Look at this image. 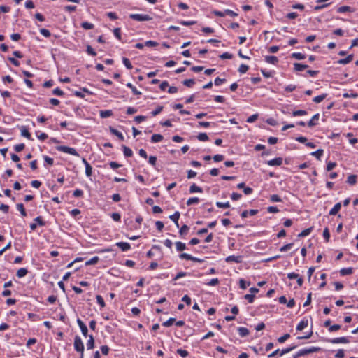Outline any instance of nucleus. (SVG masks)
<instances>
[{
    "label": "nucleus",
    "mask_w": 358,
    "mask_h": 358,
    "mask_svg": "<svg viewBox=\"0 0 358 358\" xmlns=\"http://www.w3.org/2000/svg\"><path fill=\"white\" fill-rule=\"evenodd\" d=\"M74 348L75 350L80 353V357L84 356V345L79 336H76L74 338Z\"/></svg>",
    "instance_id": "nucleus-1"
},
{
    "label": "nucleus",
    "mask_w": 358,
    "mask_h": 358,
    "mask_svg": "<svg viewBox=\"0 0 358 358\" xmlns=\"http://www.w3.org/2000/svg\"><path fill=\"white\" fill-rule=\"evenodd\" d=\"M318 350H319V348H316V347H311L309 348L301 349L299 352H297L295 355H293V358H298L301 356H305L308 354L315 352Z\"/></svg>",
    "instance_id": "nucleus-2"
},
{
    "label": "nucleus",
    "mask_w": 358,
    "mask_h": 358,
    "mask_svg": "<svg viewBox=\"0 0 358 358\" xmlns=\"http://www.w3.org/2000/svg\"><path fill=\"white\" fill-rule=\"evenodd\" d=\"M58 151H61L65 153H68L74 156H79L78 152L75 148H70L65 145H59L56 148Z\"/></svg>",
    "instance_id": "nucleus-3"
},
{
    "label": "nucleus",
    "mask_w": 358,
    "mask_h": 358,
    "mask_svg": "<svg viewBox=\"0 0 358 358\" xmlns=\"http://www.w3.org/2000/svg\"><path fill=\"white\" fill-rule=\"evenodd\" d=\"M129 17L134 20H136L138 22L148 21L152 19V17L150 15L143 14H130Z\"/></svg>",
    "instance_id": "nucleus-4"
},
{
    "label": "nucleus",
    "mask_w": 358,
    "mask_h": 358,
    "mask_svg": "<svg viewBox=\"0 0 358 358\" xmlns=\"http://www.w3.org/2000/svg\"><path fill=\"white\" fill-rule=\"evenodd\" d=\"M225 261L227 262H234L236 263H241L242 262V257L241 256L231 255V256H228L225 259Z\"/></svg>",
    "instance_id": "nucleus-5"
},
{
    "label": "nucleus",
    "mask_w": 358,
    "mask_h": 358,
    "mask_svg": "<svg viewBox=\"0 0 358 358\" xmlns=\"http://www.w3.org/2000/svg\"><path fill=\"white\" fill-rule=\"evenodd\" d=\"M269 166H280L282 164V159L277 157L267 162Z\"/></svg>",
    "instance_id": "nucleus-6"
},
{
    "label": "nucleus",
    "mask_w": 358,
    "mask_h": 358,
    "mask_svg": "<svg viewBox=\"0 0 358 358\" xmlns=\"http://www.w3.org/2000/svg\"><path fill=\"white\" fill-rule=\"evenodd\" d=\"M116 245L122 251H127L131 248L130 244L126 242H117Z\"/></svg>",
    "instance_id": "nucleus-7"
},
{
    "label": "nucleus",
    "mask_w": 358,
    "mask_h": 358,
    "mask_svg": "<svg viewBox=\"0 0 358 358\" xmlns=\"http://www.w3.org/2000/svg\"><path fill=\"white\" fill-rule=\"evenodd\" d=\"M109 130L112 134L116 136L120 141L124 140V136L122 134V133L120 132L119 131H117L116 129H115L112 127H110Z\"/></svg>",
    "instance_id": "nucleus-8"
},
{
    "label": "nucleus",
    "mask_w": 358,
    "mask_h": 358,
    "mask_svg": "<svg viewBox=\"0 0 358 358\" xmlns=\"http://www.w3.org/2000/svg\"><path fill=\"white\" fill-rule=\"evenodd\" d=\"M265 61L267 63L275 64L278 63V59L275 56L267 55L265 57Z\"/></svg>",
    "instance_id": "nucleus-9"
},
{
    "label": "nucleus",
    "mask_w": 358,
    "mask_h": 358,
    "mask_svg": "<svg viewBox=\"0 0 358 358\" xmlns=\"http://www.w3.org/2000/svg\"><path fill=\"white\" fill-rule=\"evenodd\" d=\"M353 55L351 54V55H349L347 57L344 58V59H341L337 61V63L338 64H348L350 63V62L352 61L353 59Z\"/></svg>",
    "instance_id": "nucleus-10"
},
{
    "label": "nucleus",
    "mask_w": 358,
    "mask_h": 358,
    "mask_svg": "<svg viewBox=\"0 0 358 358\" xmlns=\"http://www.w3.org/2000/svg\"><path fill=\"white\" fill-rule=\"evenodd\" d=\"M319 114H315L313 116L311 120L308 122V126L309 127H313L317 124V121L319 120Z\"/></svg>",
    "instance_id": "nucleus-11"
},
{
    "label": "nucleus",
    "mask_w": 358,
    "mask_h": 358,
    "mask_svg": "<svg viewBox=\"0 0 358 358\" xmlns=\"http://www.w3.org/2000/svg\"><path fill=\"white\" fill-rule=\"evenodd\" d=\"M331 321L327 320L324 322V326L329 328L330 332L336 331V324L331 325Z\"/></svg>",
    "instance_id": "nucleus-12"
},
{
    "label": "nucleus",
    "mask_w": 358,
    "mask_h": 358,
    "mask_svg": "<svg viewBox=\"0 0 358 358\" xmlns=\"http://www.w3.org/2000/svg\"><path fill=\"white\" fill-rule=\"evenodd\" d=\"M21 135L24 137L27 138L28 139H31V134L28 131L26 127H21Z\"/></svg>",
    "instance_id": "nucleus-13"
},
{
    "label": "nucleus",
    "mask_w": 358,
    "mask_h": 358,
    "mask_svg": "<svg viewBox=\"0 0 358 358\" xmlns=\"http://www.w3.org/2000/svg\"><path fill=\"white\" fill-rule=\"evenodd\" d=\"M294 70L296 71H301L308 67V65L302 64L299 63H294Z\"/></svg>",
    "instance_id": "nucleus-14"
},
{
    "label": "nucleus",
    "mask_w": 358,
    "mask_h": 358,
    "mask_svg": "<svg viewBox=\"0 0 358 358\" xmlns=\"http://www.w3.org/2000/svg\"><path fill=\"white\" fill-rule=\"evenodd\" d=\"M94 347V339L92 335L89 336V340L87 342V348L88 350L93 349Z\"/></svg>",
    "instance_id": "nucleus-15"
},
{
    "label": "nucleus",
    "mask_w": 358,
    "mask_h": 358,
    "mask_svg": "<svg viewBox=\"0 0 358 358\" xmlns=\"http://www.w3.org/2000/svg\"><path fill=\"white\" fill-rule=\"evenodd\" d=\"M27 273H28V270L27 268H20L19 270H17V271L16 273V275L19 278H21L24 277L27 274Z\"/></svg>",
    "instance_id": "nucleus-16"
},
{
    "label": "nucleus",
    "mask_w": 358,
    "mask_h": 358,
    "mask_svg": "<svg viewBox=\"0 0 358 358\" xmlns=\"http://www.w3.org/2000/svg\"><path fill=\"white\" fill-rule=\"evenodd\" d=\"M308 324V322L307 320H303L302 321H301L299 324L297 325L296 327V330L298 331H301L303 330L304 328H306Z\"/></svg>",
    "instance_id": "nucleus-17"
},
{
    "label": "nucleus",
    "mask_w": 358,
    "mask_h": 358,
    "mask_svg": "<svg viewBox=\"0 0 358 358\" xmlns=\"http://www.w3.org/2000/svg\"><path fill=\"white\" fill-rule=\"evenodd\" d=\"M122 150L125 157H130L133 155L132 150L126 145H122Z\"/></svg>",
    "instance_id": "nucleus-18"
},
{
    "label": "nucleus",
    "mask_w": 358,
    "mask_h": 358,
    "mask_svg": "<svg viewBox=\"0 0 358 358\" xmlns=\"http://www.w3.org/2000/svg\"><path fill=\"white\" fill-rule=\"evenodd\" d=\"M352 11H353V9L351 7L348 6H341L338 8H337V12L341 13H345V12H352Z\"/></svg>",
    "instance_id": "nucleus-19"
},
{
    "label": "nucleus",
    "mask_w": 358,
    "mask_h": 358,
    "mask_svg": "<svg viewBox=\"0 0 358 358\" xmlns=\"http://www.w3.org/2000/svg\"><path fill=\"white\" fill-rule=\"evenodd\" d=\"M238 331L241 337H245L249 334V331L245 327H239L238 329Z\"/></svg>",
    "instance_id": "nucleus-20"
},
{
    "label": "nucleus",
    "mask_w": 358,
    "mask_h": 358,
    "mask_svg": "<svg viewBox=\"0 0 358 358\" xmlns=\"http://www.w3.org/2000/svg\"><path fill=\"white\" fill-rule=\"evenodd\" d=\"M113 115V112L110 110H101L100 116L102 118H106Z\"/></svg>",
    "instance_id": "nucleus-21"
},
{
    "label": "nucleus",
    "mask_w": 358,
    "mask_h": 358,
    "mask_svg": "<svg viewBox=\"0 0 358 358\" xmlns=\"http://www.w3.org/2000/svg\"><path fill=\"white\" fill-rule=\"evenodd\" d=\"M163 140V136L161 134H153L151 137V141L152 143H158Z\"/></svg>",
    "instance_id": "nucleus-22"
},
{
    "label": "nucleus",
    "mask_w": 358,
    "mask_h": 358,
    "mask_svg": "<svg viewBox=\"0 0 358 358\" xmlns=\"http://www.w3.org/2000/svg\"><path fill=\"white\" fill-rule=\"evenodd\" d=\"M352 268H342L340 270V273L341 275H350L352 273Z\"/></svg>",
    "instance_id": "nucleus-23"
},
{
    "label": "nucleus",
    "mask_w": 358,
    "mask_h": 358,
    "mask_svg": "<svg viewBox=\"0 0 358 358\" xmlns=\"http://www.w3.org/2000/svg\"><path fill=\"white\" fill-rule=\"evenodd\" d=\"M203 190L200 187L196 186L195 184H193L190 186L189 188V192L190 193H194V192H202Z\"/></svg>",
    "instance_id": "nucleus-24"
},
{
    "label": "nucleus",
    "mask_w": 358,
    "mask_h": 358,
    "mask_svg": "<svg viewBox=\"0 0 358 358\" xmlns=\"http://www.w3.org/2000/svg\"><path fill=\"white\" fill-rule=\"evenodd\" d=\"M17 209L20 212L22 216H23V217L27 216V212H26L24 205L22 203H17Z\"/></svg>",
    "instance_id": "nucleus-25"
},
{
    "label": "nucleus",
    "mask_w": 358,
    "mask_h": 358,
    "mask_svg": "<svg viewBox=\"0 0 358 358\" xmlns=\"http://www.w3.org/2000/svg\"><path fill=\"white\" fill-rule=\"evenodd\" d=\"M99 257L95 256V257H92V259H90V260L87 261L85 262V265L90 266V265L96 264L99 262Z\"/></svg>",
    "instance_id": "nucleus-26"
},
{
    "label": "nucleus",
    "mask_w": 358,
    "mask_h": 358,
    "mask_svg": "<svg viewBox=\"0 0 358 358\" xmlns=\"http://www.w3.org/2000/svg\"><path fill=\"white\" fill-rule=\"evenodd\" d=\"M176 247L178 251H182L186 249V245L184 243L180 241H177L176 243Z\"/></svg>",
    "instance_id": "nucleus-27"
},
{
    "label": "nucleus",
    "mask_w": 358,
    "mask_h": 358,
    "mask_svg": "<svg viewBox=\"0 0 358 358\" xmlns=\"http://www.w3.org/2000/svg\"><path fill=\"white\" fill-rule=\"evenodd\" d=\"M295 348H296V346L293 345V346L282 349V350H280V356L281 357L287 353H289V352H291L292 350L295 349Z\"/></svg>",
    "instance_id": "nucleus-28"
},
{
    "label": "nucleus",
    "mask_w": 358,
    "mask_h": 358,
    "mask_svg": "<svg viewBox=\"0 0 358 358\" xmlns=\"http://www.w3.org/2000/svg\"><path fill=\"white\" fill-rule=\"evenodd\" d=\"M347 182L350 185H355L357 182V176L356 175H350L348 178Z\"/></svg>",
    "instance_id": "nucleus-29"
},
{
    "label": "nucleus",
    "mask_w": 358,
    "mask_h": 358,
    "mask_svg": "<svg viewBox=\"0 0 358 358\" xmlns=\"http://www.w3.org/2000/svg\"><path fill=\"white\" fill-rule=\"evenodd\" d=\"M81 27L84 29H92L94 28V24H92V23H90L88 22H83L81 23Z\"/></svg>",
    "instance_id": "nucleus-30"
},
{
    "label": "nucleus",
    "mask_w": 358,
    "mask_h": 358,
    "mask_svg": "<svg viewBox=\"0 0 358 358\" xmlns=\"http://www.w3.org/2000/svg\"><path fill=\"white\" fill-rule=\"evenodd\" d=\"M216 206L220 208H228L230 207V203L229 201L226 203H222L220 201L216 202Z\"/></svg>",
    "instance_id": "nucleus-31"
},
{
    "label": "nucleus",
    "mask_w": 358,
    "mask_h": 358,
    "mask_svg": "<svg viewBox=\"0 0 358 358\" xmlns=\"http://www.w3.org/2000/svg\"><path fill=\"white\" fill-rule=\"evenodd\" d=\"M183 85H185L186 87H192L194 83H195V81L194 79H187V80H185L183 82H182Z\"/></svg>",
    "instance_id": "nucleus-32"
},
{
    "label": "nucleus",
    "mask_w": 358,
    "mask_h": 358,
    "mask_svg": "<svg viewBox=\"0 0 358 358\" xmlns=\"http://www.w3.org/2000/svg\"><path fill=\"white\" fill-rule=\"evenodd\" d=\"M313 228L310 227L303 230L300 234H298V237H304L308 236L312 231Z\"/></svg>",
    "instance_id": "nucleus-33"
},
{
    "label": "nucleus",
    "mask_w": 358,
    "mask_h": 358,
    "mask_svg": "<svg viewBox=\"0 0 358 358\" xmlns=\"http://www.w3.org/2000/svg\"><path fill=\"white\" fill-rule=\"evenodd\" d=\"M123 64L128 69H131L133 66L130 62V60L127 57H123L122 59Z\"/></svg>",
    "instance_id": "nucleus-34"
},
{
    "label": "nucleus",
    "mask_w": 358,
    "mask_h": 358,
    "mask_svg": "<svg viewBox=\"0 0 358 358\" xmlns=\"http://www.w3.org/2000/svg\"><path fill=\"white\" fill-rule=\"evenodd\" d=\"M127 86L131 89L133 93L136 95H140L141 94V92L138 91L131 83H128L127 84Z\"/></svg>",
    "instance_id": "nucleus-35"
},
{
    "label": "nucleus",
    "mask_w": 358,
    "mask_h": 358,
    "mask_svg": "<svg viewBox=\"0 0 358 358\" xmlns=\"http://www.w3.org/2000/svg\"><path fill=\"white\" fill-rule=\"evenodd\" d=\"M197 138L201 141H206L209 139L208 135L206 133L199 134L197 136Z\"/></svg>",
    "instance_id": "nucleus-36"
},
{
    "label": "nucleus",
    "mask_w": 358,
    "mask_h": 358,
    "mask_svg": "<svg viewBox=\"0 0 358 358\" xmlns=\"http://www.w3.org/2000/svg\"><path fill=\"white\" fill-rule=\"evenodd\" d=\"M323 152H324L323 150L319 149L315 152H313L311 153V155L313 156H315L317 159H320L321 156L323 155Z\"/></svg>",
    "instance_id": "nucleus-37"
},
{
    "label": "nucleus",
    "mask_w": 358,
    "mask_h": 358,
    "mask_svg": "<svg viewBox=\"0 0 358 358\" xmlns=\"http://www.w3.org/2000/svg\"><path fill=\"white\" fill-rule=\"evenodd\" d=\"M180 213L178 211L175 212L174 214L169 216V218L174 222H177L180 218Z\"/></svg>",
    "instance_id": "nucleus-38"
},
{
    "label": "nucleus",
    "mask_w": 358,
    "mask_h": 358,
    "mask_svg": "<svg viewBox=\"0 0 358 358\" xmlns=\"http://www.w3.org/2000/svg\"><path fill=\"white\" fill-rule=\"evenodd\" d=\"M292 57L293 58H295L296 59H303L306 58V56L305 55L302 54V53H300V52H294V53H292Z\"/></svg>",
    "instance_id": "nucleus-39"
},
{
    "label": "nucleus",
    "mask_w": 358,
    "mask_h": 358,
    "mask_svg": "<svg viewBox=\"0 0 358 358\" xmlns=\"http://www.w3.org/2000/svg\"><path fill=\"white\" fill-rule=\"evenodd\" d=\"M199 198L197 197H192V198H189L187 201V206H191L194 203H199Z\"/></svg>",
    "instance_id": "nucleus-40"
},
{
    "label": "nucleus",
    "mask_w": 358,
    "mask_h": 358,
    "mask_svg": "<svg viewBox=\"0 0 358 358\" xmlns=\"http://www.w3.org/2000/svg\"><path fill=\"white\" fill-rule=\"evenodd\" d=\"M188 230H189V227L186 224H184L180 229L179 233L181 236H184L187 233Z\"/></svg>",
    "instance_id": "nucleus-41"
},
{
    "label": "nucleus",
    "mask_w": 358,
    "mask_h": 358,
    "mask_svg": "<svg viewBox=\"0 0 358 358\" xmlns=\"http://www.w3.org/2000/svg\"><path fill=\"white\" fill-rule=\"evenodd\" d=\"M325 98H326V94H321V95H319V96H315V97L313 99V101H314V102H315V103H320V102H321V101H322Z\"/></svg>",
    "instance_id": "nucleus-42"
},
{
    "label": "nucleus",
    "mask_w": 358,
    "mask_h": 358,
    "mask_svg": "<svg viewBox=\"0 0 358 358\" xmlns=\"http://www.w3.org/2000/svg\"><path fill=\"white\" fill-rule=\"evenodd\" d=\"M306 114H307V112L303 110H294L292 112V115L294 117L299 116V115H305Z\"/></svg>",
    "instance_id": "nucleus-43"
},
{
    "label": "nucleus",
    "mask_w": 358,
    "mask_h": 358,
    "mask_svg": "<svg viewBox=\"0 0 358 358\" xmlns=\"http://www.w3.org/2000/svg\"><path fill=\"white\" fill-rule=\"evenodd\" d=\"M248 69H249V66L248 65L242 64L240 65V66L238 68V71L241 73H245V72H247Z\"/></svg>",
    "instance_id": "nucleus-44"
},
{
    "label": "nucleus",
    "mask_w": 358,
    "mask_h": 358,
    "mask_svg": "<svg viewBox=\"0 0 358 358\" xmlns=\"http://www.w3.org/2000/svg\"><path fill=\"white\" fill-rule=\"evenodd\" d=\"M290 337L289 334H285L282 336H280L278 338V341L280 343H284L285 341H287Z\"/></svg>",
    "instance_id": "nucleus-45"
},
{
    "label": "nucleus",
    "mask_w": 358,
    "mask_h": 358,
    "mask_svg": "<svg viewBox=\"0 0 358 358\" xmlns=\"http://www.w3.org/2000/svg\"><path fill=\"white\" fill-rule=\"evenodd\" d=\"M323 237L326 240L327 242L329 241V238H330V233H329V231L328 228H325L324 229V231H323Z\"/></svg>",
    "instance_id": "nucleus-46"
},
{
    "label": "nucleus",
    "mask_w": 358,
    "mask_h": 358,
    "mask_svg": "<svg viewBox=\"0 0 358 358\" xmlns=\"http://www.w3.org/2000/svg\"><path fill=\"white\" fill-rule=\"evenodd\" d=\"M96 301H97V303L102 307H105L106 304H105V302H104V300L103 299V297L100 295H97L96 296Z\"/></svg>",
    "instance_id": "nucleus-47"
},
{
    "label": "nucleus",
    "mask_w": 358,
    "mask_h": 358,
    "mask_svg": "<svg viewBox=\"0 0 358 358\" xmlns=\"http://www.w3.org/2000/svg\"><path fill=\"white\" fill-rule=\"evenodd\" d=\"M177 353L182 357H186L189 355L188 351H187L185 350H182V349H178Z\"/></svg>",
    "instance_id": "nucleus-48"
},
{
    "label": "nucleus",
    "mask_w": 358,
    "mask_h": 358,
    "mask_svg": "<svg viewBox=\"0 0 358 358\" xmlns=\"http://www.w3.org/2000/svg\"><path fill=\"white\" fill-rule=\"evenodd\" d=\"M92 173V168L90 164H87V166H85V174L87 176H91Z\"/></svg>",
    "instance_id": "nucleus-49"
},
{
    "label": "nucleus",
    "mask_w": 358,
    "mask_h": 358,
    "mask_svg": "<svg viewBox=\"0 0 358 358\" xmlns=\"http://www.w3.org/2000/svg\"><path fill=\"white\" fill-rule=\"evenodd\" d=\"M292 246H293V243L286 244V245H283L282 247H281L280 248V251H281V252H286L288 250H290Z\"/></svg>",
    "instance_id": "nucleus-50"
},
{
    "label": "nucleus",
    "mask_w": 358,
    "mask_h": 358,
    "mask_svg": "<svg viewBox=\"0 0 358 358\" xmlns=\"http://www.w3.org/2000/svg\"><path fill=\"white\" fill-rule=\"evenodd\" d=\"M87 52L89 55H92V56H93V57H94V56H96V52L94 51V49L92 48V46H91V45H88L87 46Z\"/></svg>",
    "instance_id": "nucleus-51"
},
{
    "label": "nucleus",
    "mask_w": 358,
    "mask_h": 358,
    "mask_svg": "<svg viewBox=\"0 0 358 358\" xmlns=\"http://www.w3.org/2000/svg\"><path fill=\"white\" fill-rule=\"evenodd\" d=\"M220 57L222 59H231L233 57V55L231 54H230L229 52H224L222 53V55H220Z\"/></svg>",
    "instance_id": "nucleus-52"
},
{
    "label": "nucleus",
    "mask_w": 358,
    "mask_h": 358,
    "mask_svg": "<svg viewBox=\"0 0 358 358\" xmlns=\"http://www.w3.org/2000/svg\"><path fill=\"white\" fill-rule=\"evenodd\" d=\"M162 110H163V106H158L157 107V108L152 112V116L157 115L158 114H159L162 111Z\"/></svg>",
    "instance_id": "nucleus-53"
},
{
    "label": "nucleus",
    "mask_w": 358,
    "mask_h": 358,
    "mask_svg": "<svg viewBox=\"0 0 358 358\" xmlns=\"http://www.w3.org/2000/svg\"><path fill=\"white\" fill-rule=\"evenodd\" d=\"M176 319L171 317L167 321L163 322L162 325L164 327H170L173 324V323L175 322Z\"/></svg>",
    "instance_id": "nucleus-54"
},
{
    "label": "nucleus",
    "mask_w": 358,
    "mask_h": 358,
    "mask_svg": "<svg viewBox=\"0 0 358 358\" xmlns=\"http://www.w3.org/2000/svg\"><path fill=\"white\" fill-rule=\"evenodd\" d=\"M40 33H41L43 36H44L45 37H47V38H48V37H50V35H51V34H50V31H49V30H48V29H44V28H43V29H40Z\"/></svg>",
    "instance_id": "nucleus-55"
},
{
    "label": "nucleus",
    "mask_w": 358,
    "mask_h": 358,
    "mask_svg": "<svg viewBox=\"0 0 358 358\" xmlns=\"http://www.w3.org/2000/svg\"><path fill=\"white\" fill-rule=\"evenodd\" d=\"M271 201L273 202H280L282 201L281 198L277 194H273L271 196Z\"/></svg>",
    "instance_id": "nucleus-56"
},
{
    "label": "nucleus",
    "mask_w": 358,
    "mask_h": 358,
    "mask_svg": "<svg viewBox=\"0 0 358 358\" xmlns=\"http://www.w3.org/2000/svg\"><path fill=\"white\" fill-rule=\"evenodd\" d=\"M179 257L182 259H187V260H190L191 259H192V256L189 254H187V253H181L179 255Z\"/></svg>",
    "instance_id": "nucleus-57"
},
{
    "label": "nucleus",
    "mask_w": 358,
    "mask_h": 358,
    "mask_svg": "<svg viewBox=\"0 0 358 358\" xmlns=\"http://www.w3.org/2000/svg\"><path fill=\"white\" fill-rule=\"evenodd\" d=\"M114 35L117 38L121 40V30L120 28H115L113 30Z\"/></svg>",
    "instance_id": "nucleus-58"
},
{
    "label": "nucleus",
    "mask_w": 358,
    "mask_h": 358,
    "mask_svg": "<svg viewBox=\"0 0 358 358\" xmlns=\"http://www.w3.org/2000/svg\"><path fill=\"white\" fill-rule=\"evenodd\" d=\"M219 282H220V281L217 278H213V279L210 280L207 283V285L209 286H215V285H217L219 284Z\"/></svg>",
    "instance_id": "nucleus-59"
},
{
    "label": "nucleus",
    "mask_w": 358,
    "mask_h": 358,
    "mask_svg": "<svg viewBox=\"0 0 358 358\" xmlns=\"http://www.w3.org/2000/svg\"><path fill=\"white\" fill-rule=\"evenodd\" d=\"M241 196H242L241 194H238L236 192H233L231 195V198L234 201H238V199H240L241 198Z\"/></svg>",
    "instance_id": "nucleus-60"
},
{
    "label": "nucleus",
    "mask_w": 358,
    "mask_h": 358,
    "mask_svg": "<svg viewBox=\"0 0 358 358\" xmlns=\"http://www.w3.org/2000/svg\"><path fill=\"white\" fill-rule=\"evenodd\" d=\"M24 148V144L20 143L15 146L14 149L17 152H21Z\"/></svg>",
    "instance_id": "nucleus-61"
},
{
    "label": "nucleus",
    "mask_w": 358,
    "mask_h": 358,
    "mask_svg": "<svg viewBox=\"0 0 358 358\" xmlns=\"http://www.w3.org/2000/svg\"><path fill=\"white\" fill-rule=\"evenodd\" d=\"M213 159L215 162H221L224 159V156L222 155H215L213 157Z\"/></svg>",
    "instance_id": "nucleus-62"
},
{
    "label": "nucleus",
    "mask_w": 358,
    "mask_h": 358,
    "mask_svg": "<svg viewBox=\"0 0 358 358\" xmlns=\"http://www.w3.org/2000/svg\"><path fill=\"white\" fill-rule=\"evenodd\" d=\"M155 225H156L157 229L159 231H161L164 227V223L161 221H157L155 222Z\"/></svg>",
    "instance_id": "nucleus-63"
},
{
    "label": "nucleus",
    "mask_w": 358,
    "mask_h": 358,
    "mask_svg": "<svg viewBox=\"0 0 358 358\" xmlns=\"http://www.w3.org/2000/svg\"><path fill=\"white\" fill-rule=\"evenodd\" d=\"M258 118V115L257 114H255V115H252L251 116H250L248 119H247V122H254L255 121H256Z\"/></svg>",
    "instance_id": "nucleus-64"
}]
</instances>
